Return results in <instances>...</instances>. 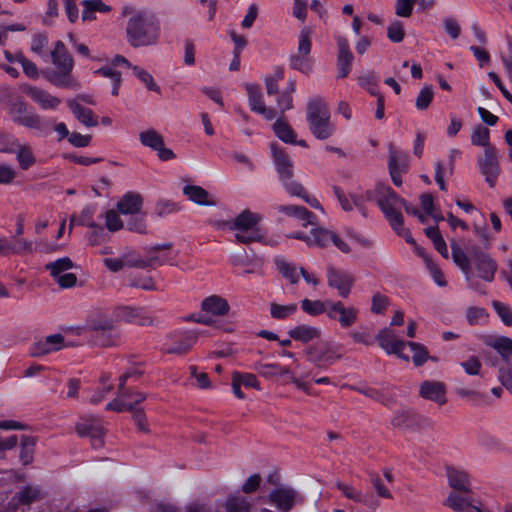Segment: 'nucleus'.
Listing matches in <instances>:
<instances>
[{"mask_svg": "<svg viewBox=\"0 0 512 512\" xmlns=\"http://www.w3.org/2000/svg\"><path fill=\"white\" fill-rule=\"evenodd\" d=\"M125 32L127 43L133 48L154 46L161 37L160 21L150 11H136L128 17Z\"/></svg>", "mask_w": 512, "mask_h": 512, "instance_id": "1", "label": "nucleus"}, {"mask_svg": "<svg viewBox=\"0 0 512 512\" xmlns=\"http://www.w3.org/2000/svg\"><path fill=\"white\" fill-rule=\"evenodd\" d=\"M51 59L54 69H46L43 77L58 88L77 90L80 88L78 79L73 75L74 60L62 41L55 43L51 51Z\"/></svg>", "mask_w": 512, "mask_h": 512, "instance_id": "2", "label": "nucleus"}, {"mask_svg": "<svg viewBox=\"0 0 512 512\" xmlns=\"http://www.w3.org/2000/svg\"><path fill=\"white\" fill-rule=\"evenodd\" d=\"M330 118V110L322 97L308 100L306 120L311 134L318 140H326L335 133V125Z\"/></svg>", "mask_w": 512, "mask_h": 512, "instance_id": "3", "label": "nucleus"}, {"mask_svg": "<svg viewBox=\"0 0 512 512\" xmlns=\"http://www.w3.org/2000/svg\"><path fill=\"white\" fill-rule=\"evenodd\" d=\"M8 113L15 124L34 129L44 136L51 132L52 120L43 119L20 98L10 102Z\"/></svg>", "mask_w": 512, "mask_h": 512, "instance_id": "4", "label": "nucleus"}, {"mask_svg": "<svg viewBox=\"0 0 512 512\" xmlns=\"http://www.w3.org/2000/svg\"><path fill=\"white\" fill-rule=\"evenodd\" d=\"M378 206L389 221L391 227L395 232L400 234L403 228V216L401 214L402 199L392 188L389 186H380Z\"/></svg>", "mask_w": 512, "mask_h": 512, "instance_id": "5", "label": "nucleus"}, {"mask_svg": "<svg viewBox=\"0 0 512 512\" xmlns=\"http://www.w3.org/2000/svg\"><path fill=\"white\" fill-rule=\"evenodd\" d=\"M261 220V216L257 213L251 212L250 210L242 211L234 220L231 228L238 230L236 233V239L244 244H248L254 241H262L264 234L260 229L255 226Z\"/></svg>", "mask_w": 512, "mask_h": 512, "instance_id": "6", "label": "nucleus"}, {"mask_svg": "<svg viewBox=\"0 0 512 512\" xmlns=\"http://www.w3.org/2000/svg\"><path fill=\"white\" fill-rule=\"evenodd\" d=\"M312 34L311 27H304L298 35L297 53L290 55V68L297 70L304 74H309L312 71V60L310 52L312 49Z\"/></svg>", "mask_w": 512, "mask_h": 512, "instance_id": "7", "label": "nucleus"}, {"mask_svg": "<svg viewBox=\"0 0 512 512\" xmlns=\"http://www.w3.org/2000/svg\"><path fill=\"white\" fill-rule=\"evenodd\" d=\"M139 140L141 144L157 152L161 161H168L176 158V154L165 147L163 136L155 129H148L140 132Z\"/></svg>", "mask_w": 512, "mask_h": 512, "instance_id": "8", "label": "nucleus"}, {"mask_svg": "<svg viewBox=\"0 0 512 512\" xmlns=\"http://www.w3.org/2000/svg\"><path fill=\"white\" fill-rule=\"evenodd\" d=\"M445 505L456 512H489L482 507L481 502L472 497L470 492H451Z\"/></svg>", "mask_w": 512, "mask_h": 512, "instance_id": "9", "label": "nucleus"}, {"mask_svg": "<svg viewBox=\"0 0 512 512\" xmlns=\"http://www.w3.org/2000/svg\"><path fill=\"white\" fill-rule=\"evenodd\" d=\"M359 310L356 307H345L341 301H328L327 317L337 321L342 328H349L358 318Z\"/></svg>", "mask_w": 512, "mask_h": 512, "instance_id": "10", "label": "nucleus"}, {"mask_svg": "<svg viewBox=\"0 0 512 512\" xmlns=\"http://www.w3.org/2000/svg\"><path fill=\"white\" fill-rule=\"evenodd\" d=\"M478 167L481 174L485 176V181L493 188L500 172L496 148L484 150V156L478 158Z\"/></svg>", "mask_w": 512, "mask_h": 512, "instance_id": "11", "label": "nucleus"}, {"mask_svg": "<svg viewBox=\"0 0 512 512\" xmlns=\"http://www.w3.org/2000/svg\"><path fill=\"white\" fill-rule=\"evenodd\" d=\"M245 88L248 94V102L251 111L261 115L266 120L274 119L276 117V111L273 108L266 107L260 86L247 83Z\"/></svg>", "mask_w": 512, "mask_h": 512, "instance_id": "12", "label": "nucleus"}, {"mask_svg": "<svg viewBox=\"0 0 512 512\" xmlns=\"http://www.w3.org/2000/svg\"><path fill=\"white\" fill-rule=\"evenodd\" d=\"M376 340L388 354H395L399 358L409 361V356L403 353L406 343L398 339L392 330L388 328L381 330L376 336Z\"/></svg>", "mask_w": 512, "mask_h": 512, "instance_id": "13", "label": "nucleus"}, {"mask_svg": "<svg viewBox=\"0 0 512 512\" xmlns=\"http://www.w3.org/2000/svg\"><path fill=\"white\" fill-rule=\"evenodd\" d=\"M470 254L479 277L487 282L493 281L497 271V263L488 254L479 251L476 247L470 250Z\"/></svg>", "mask_w": 512, "mask_h": 512, "instance_id": "14", "label": "nucleus"}, {"mask_svg": "<svg viewBox=\"0 0 512 512\" xmlns=\"http://www.w3.org/2000/svg\"><path fill=\"white\" fill-rule=\"evenodd\" d=\"M64 346V336L60 333L52 334L32 344L29 354L32 357H41L59 351Z\"/></svg>", "mask_w": 512, "mask_h": 512, "instance_id": "15", "label": "nucleus"}, {"mask_svg": "<svg viewBox=\"0 0 512 512\" xmlns=\"http://www.w3.org/2000/svg\"><path fill=\"white\" fill-rule=\"evenodd\" d=\"M308 361L311 363L322 366L323 364H333L339 356H334L331 346L327 342H317L310 345L306 351Z\"/></svg>", "mask_w": 512, "mask_h": 512, "instance_id": "16", "label": "nucleus"}, {"mask_svg": "<svg viewBox=\"0 0 512 512\" xmlns=\"http://www.w3.org/2000/svg\"><path fill=\"white\" fill-rule=\"evenodd\" d=\"M328 284L338 290L341 297L347 298L351 291V286L354 282L353 277L341 271L329 267L327 270Z\"/></svg>", "mask_w": 512, "mask_h": 512, "instance_id": "17", "label": "nucleus"}, {"mask_svg": "<svg viewBox=\"0 0 512 512\" xmlns=\"http://www.w3.org/2000/svg\"><path fill=\"white\" fill-rule=\"evenodd\" d=\"M195 343V337L190 333H177L171 335L164 343V350L169 354L186 353Z\"/></svg>", "mask_w": 512, "mask_h": 512, "instance_id": "18", "label": "nucleus"}, {"mask_svg": "<svg viewBox=\"0 0 512 512\" xmlns=\"http://www.w3.org/2000/svg\"><path fill=\"white\" fill-rule=\"evenodd\" d=\"M26 94L44 110H55L61 104L60 98L35 86L28 87Z\"/></svg>", "mask_w": 512, "mask_h": 512, "instance_id": "19", "label": "nucleus"}, {"mask_svg": "<svg viewBox=\"0 0 512 512\" xmlns=\"http://www.w3.org/2000/svg\"><path fill=\"white\" fill-rule=\"evenodd\" d=\"M338 44V56L337 66L338 74L340 78H345L350 70L354 59V56L350 50L349 43L346 38L340 37L337 41Z\"/></svg>", "mask_w": 512, "mask_h": 512, "instance_id": "20", "label": "nucleus"}, {"mask_svg": "<svg viewBox=\"0 0 512 512\" xmlns=\"http://www.w3.org/2000/svg\"><path fill=\"white\" fill-rule=\"evenodd\" d=\"M120 319L141 326L151 325L153 320L147 311L143 308H134L130 306L120 307L117 312Z\"/></svg>", "mask_w": 512, "mask_h": 512, "instance_id": "21", "label": "nucleus"}, {"mask_svg": "<svg viewBox=\"0 0 512 512\" xmlns=\"http://www.w3.org/2000/svg\"><path fill=\"white\" fill-rule=\"evenodd\" d=\"M11 148L4 149V152L15 153L19 167L22 170H28L36 163V157L33 153L32 148L28 144H20L15 141L12 143Z\"/></svg>", "mask_w": 512, "mask_h": 512, "instance_id": "22", "label": "nucleus"}, {"mask_svg": "<svg viewBox=\"0 0 512 512\" xmlns=\"http://www.w3.org/2000/svg\"><path fill=\"white\" fill-rule=\"evenodd\" d=\"M271 152L280 181L287 177H293V163L289 156L276 144L271 145Z\"/></svg>", "mask_w": 512, "mask_h": 512, "instance_id": "23", "label": "nucleus"}, {"mask_svg": "<svg viewBox=\"0 0 512 512\" xmlns=\"http://www.w3.org/2000/svg\"><path fill=\"white\" fill-rule=\"evenodd\" d=\"M276 210L279 213H283L287 216L294 217L301 221L304 227L308 225H314L315 216L304 206L296 205H278Z\"/></svg>", "mask_w": 512, "mask_h": 512, "instance_id": "24", "label": "nucleus"}, {"mask_svg": "<svg viewBox=\"0 0 512 512\" xmlns=\"http://www.w3.org/2000/svg\"><path fill=\"white\" fill-rule=\"evenodd\" d=\"M171 248L172 243L170 242L148 246L146 248V251L148 253V256L146 258L147 268L161 266L170 262L172 260L170 253H165L162 255H155L154 253L162 250H170Z\"/></svg>", "mask_w": 512, "mask_h": 512, "instance_id": "25", "label": "nucleus"}, {"mask_svg": "<svg viewBox=\"0 0 512 512\" xmlns=\"http://www.w3.org/2000/svg\"><path fill=\"white\" fill-rule=\"evenodd\" d=\"M142 197L134 192H127L117 203L118 211L123 215H134L141 211Z\"/></svg>", "mask_w": 512, "mask_h": 512, "instance_id": "26", "label": "nucleus"}, {"mask_svg": "<svg viewBox=\"0 0 512 512\" xmlns=\"http://www.w3.org/2000/svg\"><path fill=\"white\" fill-rule=\"evenodd\" d=\"M420 395L439 404L446 401L444 385L437 381H424L419 390Z\"/></svg>", "mask_w": 512, "mask_h": 512, "instance_id": "27", "label": "nucleus"}, {"mask_svg": "<svg viewBox=\"0 0 512 512\" xmlns=\"http://www.w3.org/2000/svg\"><path fill=\"white\" fill-rule=\"evenodd\" d=\"M446 474L449 485L455 490L454 492H470L471 484L465 471L447 467Z\"/></svg>", "mask_w": 512, "mask_h": 512, "instance_id": "28", "label": "nucleus"}, {"mask_svg": "<svg viewBox=\"0 0 512 512\" xmlns=\"http://www.w3.org/2000/svg\"><path fill=\"white\" fill-rule=\"evenodd\" d=\"M288 335L295 341L302 343H308L321 336V329L316 326H310L306 324H300L291 328L288 331Z\"/></svg>", "mask_w": 512, "mask_h": 512, "instance_id": "29", "label": "nucleus"}, {"mask_svg": "<svg viewBox=\"0 0 512 512\" xmlns=\"http://www.w3.org/2000/svg\"><path fill=\"white\" fill-rule=\"evenodd\" d=\"M269 499L278 509L288 512L294 505L295 493L291 489L277 488L270 493Z\"/></svg>", "mask_w": 512, "mask_h": 512, "instance_id": "30", "label": "nucleus"}, {"mask_svg": "<svg viewBox=\"0 0 512 512\" xmlns=\"http://www.w3.org/2000/svg\"><path fill=\"white\" fill-rule=\"evenodd\" d=\"M76 431L81 437H93L104 435V427L102 426L101 421L96 417H89L77 423Z\"/></svg>", "mask_w": 512, "mask_h": 512, "instance_id": "31", "label": "nucleus"}, {"mask_svg": "<svg viewBox=\"0 0 512 512\" xmlns=\"http://www.w3.org/2000/svg\"><path fill=\"white\" fill-rule=\"evenodd\" d=\"M389 170H397L406 173L409 169V156L406 152L394 148L389 144Z\"/></svg>", "mask_w": 512, "mask_h": 512, "instance_id": "32", "label": "nucleus"}, {"mask_svg": "<svg viewBox=\"0 0 512 512\" xmlns=\"http://www.w3.org/2000/svg\"><path fill=\"white\" fill-rule=\"evenodd\" d=\"M67 103L72 113L82 124L87 127H94L98 124L91 109L82 106L76 100H68Z\"/></svg>", "mask_w": 512, "mask_h": 512, "instance_id": "33", "label": "nucleus"}, {"mask_svg": "<svg viewBox=\"0 0 512 512\" xmlns=\"http://www.w3.org/2000/svg\"><path fill=\"white\" fill-rule=\"evenodd\" d=\"M135 397L132 395H120L117 393L116 398L110 401L105 409L114 412L134 411L135 409Z\"/></svg>", "mask_w": 512, "mask_h": 512, "instance_id": "34", "label": "nucleus"}, {"mask_svg": "<svg viewBox=\"0 0 512 512\" xmlns=\"http://www.w3.org/2000/svg\"><path fill=\"white\" fill-rule=\"evenodd\" d=\"M251 508L250 499L240 494L230 495L225 502L226 512H250Z\"/></svg>", "mask_w": 512, "mask_h": 512, "instance_id": "35", "label": "nucleus"}, {"mask_svg": "<svg viewBox=\"0 0 512 512\" xmlns=\"http://www.w3.org/2000/svg\"><path fill=\"white\" fill-rule=\"evenodd\" d=\"M183 193L184 195L187 196L189 200L193 201L198 205L210 206L214 204V202L209 201L208 192L200 186L186 185L183 188Z\"/></svg>", "mask_w": 512, "mask_h": 512, "instance_id": "36", "label": "nucleus"}, {"mask_svg": "<svg viewBox=\"0 0 512 512\" xmlns=\"http://www.w3.org/2000/svg\"><path fill=\"white\" fill-rule=\"evenodd\" d=\"M202 309L214 315H224L228 312L229 305L219 296H210L202 302Z\"/></svg>", "mask_w": 512, "mask_h": 512, "instance_id": "37", "label": "nucleus"}, {"mask_svg": "<svg viewBox=\"0 0 512 512\" xmlns=\"http://www.w3.org/2000/svg\"><path fill=\"white\" fill-rule=\"evenodd\" d=\"M83 12L82 19L83 21H90L96 18L95 12L106 13L110 11V7L102 2V0H84L82 2Z\"/></svg>", "mask_w": 512, "mask_h": 512, "instance_id": "38", "label": "nucleus"}, {"mask_svg": "<svg viewBox=\"0 0 512 512\" xmlns=\"http://www.w3.org/2000/svg\"><path fill=\"white\" fill-rule=\"evenodd\" d=\"M273 130L281 141L289 144L296 143V134L286 121L277 119L273 124Z\"/></svg>", "mask_w": 512, "mask_h": 512, "instance_id": "39", "label": "nucleus"}, {"mask_svg": "<svg viewBox=\"0 0 512 512\" xmlns=\"http://www.w3.org/2000/svg\"><path fill=\"white\" fill-rule=\"evenodd\" d=\"M74 266L72 260L69 257H62L53 262H49L45 265V269L50 272V275L56 280L62 274L72 269Z\"/></svg>", "mask_w": 512, "mask_h": 512, "instance_id": "40", "label": "nucleus"}, {"mask_svg": "<svg viewBox=\"0 0 512 512\" xmlns=\"http://www.w3.org/2000/svg\"><path fill=\"white\" fill-rule=\"evenodd\" d=\"M502 357L505 362L512 360V339L506 336H500L489 343Z\"/></svg>", "mask_w": 512, "mask_h": 512, "instance_id": "41", "label": "nucleus"}, {"mask_svg": "<svg viewBox=\"0 0 512 512\" xmlns=\"http://www.w3.org/2000/svg\"><path fill=\"white\" fill-rule=\"evenodd\" d=\"M333 233L334 232L322 227L312 228L310 235V246H317L320 248L327 247L331 243Z\"/></svg>", "mask_w": 512, "mask_h": 512, "instance_id": "42", "label": "nucleus"}, {"mask_svg": "<svg viewBox=\"0 0 512 512\" xmlns=\"http://www.w3.org/2000/svg\"><path fill=\"white\" fill-rule=\"evenodd\" d=\"M105 78H109L112 81L111 94L117 96L119 94V88L122 82L121 73L113 68L112 65L104 66L94 72Z\"/></svg>", "mask_w": 512, "mask_h": 512, "instance_id": "43", "label": "nucleus"}, {"mask_svg": "<svg viewBox=\"0 0 512 512\" xmlns=\"http://www.w3.org/2000/svg\"><path fill=\"white\" fill-rule=\"evenodd\" d=\"M95 344L103 347H110L116 345L119 341V332L113 325L107 331H101L93 335Z\"/></svg>", "mask_w": 512, "mask_h": 512, "instance_id": "44", "label": "nucleus"}, {"mask_svg": "<svg viewBox=\"0 0 512 512\" xmlns=\"http://www.w3.org/2000/svg\"><path fill=\"white\" fill-rule=\"evenodd\" d=\"M114 325L113 320L104 314H98L88 319L87 328L94 332V334H98L101 331H107Z\"/></svg>", "mask_w": 512, "mask_h": 512, "instance_id": "45", "label": "nucleus"}, {"mask_svg": "<svg viewBox=\"0 0 512 512\" xmlns=\"http://www.w3.org/2000/svg\"><path fill=\"white\" fill-rule=\"evenodd\" d=\"M96 209V205H88L84 207L77 218L73 217L71 219L70 229L73 225L96 227V222L93 220V216L96 213Z\"/></svg>", "mask_w": 512, "mask_h": 512, "instance_id": "46", "label": "nucleus"}, {"mask_svg": "<svg viewBox=\"0 0 512 512\" xmlns=\"http://www.w3.org/2000/svg\"><path fill=\"white\" fill-rule=\"evenodd\" d=\"M36 441L34 437L22 436L21 438V450H20V461L23 465H28L33 460L34 448Z\"/></svg>", "mask_w": 512, "mask_h": 512, "instance_id": "47", "label": "nucleus"}, {"mask_svg": "<svg viewBox=\"0 0 512 512\" xmlns=\"http://www.w3.org/2000/svg\"><path fill=\"white\" fill-rule=\"evenodd\" d=\"M132 72L133 75L137 77L149 91H153L158 94L161 93L160 86L155 83L153 76L146 69L140 66H133Z\"/></svg>", "mask_w": 512, "mask_h": 512, "instance_id": "48", "label": "nucleus"}, {"mask_svg": "<svg viewBox=\"0 0 512 512\" xmlns=\"http://www.w3.org/2000/svg\"><path fill=\"white\" fill-rule=\"evenodd\" d=\"M471 142L473 145L482 146L485 149L494 148L490 145V131L483 125H478L472 132Z\"/></svg>", "mask_w": 512, "mask_h": 512, "instance_id": "49", "label": "nucleus"}, {"mask_svg": "<svg viewBox=\"0 0 512 512\" xmlns=\"http://www.w3.org/2000/svg\"><path fill=\"white\" fill-rule=\"evenodd\" d=\"M302 310L311 316H318L322 313L327 314L328 301L322 302L320 300L304 299L301 301Z\"/></svg>", "mask_w": 512, "mask_h": 512, "instance_id": "50", "label": "nucleus"}, {"mask_svg": "<svg viewBox=\"0 0 512 512\" xmlns=\"http://www.w3.org/2000/svg\"><path fill=\"white\" fill-rule=\"evenodd\" d=\"M298 310V305L296 303H291L288 305H280L277 303H271L270 305V314L272 318L283 320L293 315Z\"/></svg>", "mask_w": 512, "mask_h": 512, "instance_id": "51", "label": "nucleus"}, {"mask_svg": "<svg viewBox=\"0 0 512 512\" xmlns=\"http://www.w3.org/2000/svg\"><path fill=\"white\" fill-rule=\"evenodd\" d=\"M275 264L277 269L291 284H296L299 281V275L295 265L285 261L284 259H276Z\"/></svg>", "mask_w": 512, "mask_h": 512, "instance_id": "52", "label": "nucleus"}, {"mask_svg": "<svg viewBox=\"0 0 512 512\" xmlns=\"http://www.w3.org/2000/svg\"><path fill=\"white\" fill-rule=\"evenodd\" d=\"M451 248L453 261L465 274H468L471 266L469 257L458 245L452 244Z\"/></svg>", "mask_w": 512, "mask_h": 512, "instance_id": "53", "label": "nucleus"}, {"mask_svg": "<svg viewBox=\"0 0 512 512\" xmlns=\"http://www.w3.org/2000/svg\"><path fill=\"white\" fill-rule=\"evenodd\" d=\"M132 378V372H125L119 377L118 392L120 395H132L135 397V403L139 404L146 399V395L142 392H133L125 388L126 382Z\"/></svg>", "mask_w": 512, "mask_h": 512, "instance_id": "54", "label": "nucleus"}, {"mask_svg": "<svg viewBox=\"0 0 512 512\" xmlns=\"http://www.w3.org/2000/svg\"><path fill=\"white\" fill-rule=\"evenodd\" d=\"M36 250H38V248L34 245L32 241L16 236L13 237V254H32Z\"/></svg>", "mask_w": 512, "mask_h": 512, "instance_id": "55", "label": "nucleus"}, {"mask_svg": "<svg viewBox=\"0 0 512 512\" xmlns=\"http://www.w3.org/2000/svg\"><path fill=\"white\" fill-rule=\"evenodd\" d=\"M406 345H408L413 351V363L416 366H422L427 361L428 357V352L426 348L423 345L415 342H407Z\"/></svg>", "mask_w": 512, "mask_h": 512, "instance_id": "56", "label": "nucleus"}, {"mask_svg": "<svg viewBox=\"0 0 512 512\" xmlns=\"http://www.w3.org/2000/svg\"><path fill=\"white\" fill-rule=\"evenodd\" d=\"M281 183L291 196H297L303 198L306 194L304 187L297 181L293 180V177H287L286 179H282Z\"/></svg>", "mask_w": 512, "mask_h": 512, "instance_id": "57", "label": "nucleus"}, {"mask_svg": "<svg viewBox=\"0 0 512 512\" xmlns=\"http://www.w3.org/2000/svg\"><path fill=\"white\" fill-rule=\"evenodd\" d=\"M433 97H434V93H433V90L431 88V86H424L417 98H416V107L417 109L419 110H425L429 107L430 103L432 102L433 100Z\"/></svg>", "mask_w": 512, "mask_h": 512, "instance_id": "58", "label": "nucleus"}, {"mask_svg": "<svg viewBox=\"0 0 512 512\" xmlns=\"http://www.w3.org/2000/svg\"><path fill=\"white\" fill-rule=\"evenodd\" d=\"M122 256L125 266L140 269L147 268L146 258H142L136 251H129Z\"/></svg>", "mask_w": 512, "mask_h": 512, "instance_id": "59", "label": "nucleus"}, {"mask_svg": "<svg viewBox=\"0 0 512 512\" xmlns=\"http://www.w3.org/2000/svg\"><path fill=\"white\" fill-rule=\"evenodd\" d=\"M233 378L237 380L241 384V386L260 390V383L254 374L234 372Z\"/></svg>", "mask_w": 512, "mask_h": 512, "instance_id": "60", "label": "nucleus"}, {"mask_svg": "<svg viewBox=\"0 0 512 512\" xmlns=\"http://www.w3.org/2000/svg\"><path fill=\"white\" fill-rule=\"evenodd\" d=\"M105 226L111 232H116L123 227V221L119 217L118 213L113 210H107L104 214Z\"/></svg>", "mask_w": 512, "mask_h": 512, "instance_id": "61", "label": "nucleus"}, {"mask_svg": "<svg viewBox=\"0 0 512 512\" xmlns=\"http://www.w3.org/2000/svg\"><path fill=\"white\" fill-rule=\"evenodd\" d=\"M426 268L429 271L434 282L438 286L445 287L447 285L444 274L442 273L440 268L433 262V260L429 257H426Z\"/></svg>", "mask_w": 512, "mask_h": 512, "instance_id": "62", "label": "nucleus"}, {"mask_svg": "<svg viewBox=\"0 0 512 512\" xmlns=\"http://www.w3.org/2000/svg\"><path fill=\"white\" fill-rule=\"evenodd\" d=\"M493 308L505 325L512 326V309L508 305L495 301L493 302Z\"/></svg>", "mask_w": 512, "mask_h": 512, "instance_id": "63", "label": "nucleus"}, {"mask_svg": "<svg viewBox=\"0 0 512 512\" xmlns=\"http://www.w3.org/2000/svg\"><path fill=\"white\" fill-rule=\"evenodd\" d=\"M40 497V490L37 487L26 486L18 493V500L23 504H30Z\"/></svg>", "mask_w": 512, "mask_h": 512, "instance_id": "64", "label": "nucleus"}]
</instances>
